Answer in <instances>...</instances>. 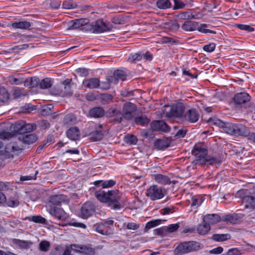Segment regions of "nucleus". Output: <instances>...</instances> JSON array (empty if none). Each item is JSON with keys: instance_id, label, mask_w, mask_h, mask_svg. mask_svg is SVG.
I'll return each mask as SVG.
<instances>
[{"instance_id": "1", "label": "nucleus", "mask_w": 255, "mask_h": 255, "mask_svg": "<svg viewBox=\"0 0 255 255\" xmlns=\"http://www.w3.org/2000/svg\"><path fill=\"white\" fill-rule=\"evenodd\" d=\"M96 198L101 202L107 203L108 206L113 210H119L122 207L121 196L118 190L106 191L99 190L95 192Z\"/></svg>"}, {"instance_id": "2", "label": "nucleus", "mask_w": 255, "mask_h": 255, "mask_svg": "<svg viewBox=\"0 0 255 255\" xmlns=\"http://www.w3.org/2000/svg\"><path fill=\"white\" fill-rule=\"evenodd\" d=\"M191 153L192 155L195 157V159L193 161V163L195 165L206 164L214 165L220 162V160L218 158L208 155L207 149L197 145H194Z\"/></svg>"}, {"instance_id": "3", "label": "nucleus", "mask_w": 255, "mask_h": 255, "mask_svg": "<svg viewBox=\"0 0 255 255\" xmlns=\"http://www.w3.org/2000/svg\"><path fill=\"white\" fill-rule=\"evenodd\" d=\"M223 130L225 132L235 136H243L247 133L246 126L241 124L226 123Z\"/></svg>"}, {"instance_id": "4", "label": "nucleus", "mask_w": 255, "mask_h": 255, "mask_svg": "<svg viewBox=\"0 0 255 255\" xmlns=\"http://www.w3.org/2000/svg\"><path fill=\"white\" fill-rule=\"evenodd\" d=\"M200 248V244L196 242H186L179 244L175 250L176 255H181L197 251Z\"/></svg>"}, {"instance_id": "5", "label": "nucleus", "mask_w": 255, "mask_h": 255, "mask_svg": "<svg viewBox=\"0 0 255 255\" xmlns=\"http://www.w3.org/2000/svg\"><path fill=\"white\" fill-rule=\"evenodd\" d=\"M36 128L34 124H26L25 122L21 121L14 123L10 127V129L15 134H19L30 132Z\"/></svg>"}, {"instance_id": "6", "label": "nucleus", "mask_w": 255, "mask_h": 255, "mask_svg": "<svg viewBox=\"0 0 255 255\" xmlns=\"http://www.w3.org/2000/svg\"><path fill=\"white\" fill-rule=\"evenodd\" d=\"M251 96L246 92H241L235 95L233 98V102L236 106L246 105L245 108L248 112H252L253 108L250 103Z\"/></svg>"}, {"instance_id": "7", "label": "nucleus", "mask_w": 255, "mask_h": 255, "mask_svg": "<svg viewBox=\"0 0 255 255\" xmlns=\"http://www.w3.org/2000/svg\"><path fill=\"white\" fill-rule=\"evenodd\" d=\"M112 26L109 22H106L103 19H98L95 22L87 26V30L93 31V32L101 33L110 31Z\"/></svg>"}, {"instance_id": "8", "label": "nucleus", "mask_w": 255, "mask_h": 255, "mask_svg": "<svg viewBox=\"0 0 255 255\" xmlns=\"http://www.w3.org/2000/svg\"><path fill=\"white\" fill-rule=\"evenodd\" d=\"M145 194L152 201L159 200L164 196V189L161 187L153 185L146 190Z\"/></svg>"}, {"instance_id": "9", "label": "nucleus", "mask_w": 255, "mask_h": 255, "mask_svg": "<svg viewBox=\"0 0 255 255\" xmlns=\"http://www.w3.org/2000/svg\"><path fill=\"white\" fill-rule=\"evenodd\" d=\"M95 205L90 201L85 202L81 208V217L83 219H87L95 212Z\"/></svg>"}, {"instance_id": "10", "label": "nucleus", "mask_w": 255, "mask_h": 255, "mask_svg": "<svg viewBox=\"0 0 255 255\" xmlns=\"http://www.w3.org/2000/svg\"><path fill=\"white\" fill-rule=\"evenodd\" d=\"M136 111V106L132 103L127 102L123 105L122 114L124 119L130 120L133 117V113Z\"/></svg>"}, {"instance_id": "11", "label": "nucleus", "mask_w": 255, "mask_h": 255, "mask_svg": "<svg viewBox=\"0 0 255 255\" xmlns=\"http://www.w3.org/2000/svg\"><path fill=\"white\" fill-rule=\"evenodd\" d=\"M49 213L58 220L65 221L68 218L69 215L63 209L56 207H50L48 209Z\"/></svg>"}, {"instance_id": "12", "label": "nucleus", "mask_w": 255, "mask_h": 255, "mask_svg": "<svg viewBox=\"0 0 255 255\" xmlns=\"http://www.w3.org/2000/svg\"><path fill=\"white\" fill-rule=\"evenodd\" d=\"M150 128L152 131L168 132L170 130V128L168 125L162 120L152 122L150 123Z\"/></svg>"}, {"instance_id": "13", "label": "nucleus", "mask_w": 255, "mask_h": 255, "mask_svg": "<svg viewBox=\"0 0 255 255\" xmlns=\"http://www.w3.org/2000/svg\"><path fill=\"white\" fill-rule=\"evenodd\" d=\"M20 148L15 143L10 142L5 146L2 154L5 158H13L15 154H17Z\"/></svg>"}, {"instance_id": "14", "label": "nucleus", "mask_w": 255, "mask_h": 255, "mask_svg": "<svg viewBox=\"0 0 255 255\" xmlns=\"http://www.w3.org/2000/svg\"><path fill=\"white\" fill-rule=\"evenodd\" d=\"M107 116L108 117L114 118V121L117 123H121L124 118L121 110L114 107H112L108 110Z\"/></svg>"}, {"instance_id": "15", "label": "nucleus", "mask_w": 255, "mask_h": 255, "mask_svg": "<svg viewBox=\"0 0 255 255\" xmlns=\"http://www.w3.org/2000/svg\"><path fill=\"white\" fill-rule=\"evenodd\" d=\"M68 201L67 196L63 194L53 195L49 197V202L53 205L60 206L62 203H68Z\"/></svg>"}, {"instance_id": "16", "label": "nucleus", "mask_w": 255, "mask_h": 255, "mask_svg": "<svg viewBox=\"0 0 255 255\" xmlns=\"http://www.w3.org/2000/svg\"><path fill=\"white\" fill-rule=\"evenodd\" d=\"M185 107L182 103H177L172 105L170 111V117L181 118L184 115Z\"/></svg>"}, {"instance_id": "17", "label": "nucleus", "mask_w": 255, "mask_h": 255, "mask_svg": "<svg viewBox=\"0 0 255 255\" xmlns=\"http://www.w3.org/2000/svg\"><path fill=\"white\" fill-rule=\"evenodd\" d=\"M89 19L88 18H80L71 20L69 22V29H76L86 26L84 28L87 29V26L89 24Z\"/></svg>"}, {"instance_id": "18", "label": "nucleus", "mask_w": 255, "mask_h": 255, "mask_svg": "<svg viewBox=\"0 0 255 255\" xmlns=\"http://www.w3.org/2000/svg\"><path fill=\"white\" fill-rule=\"evenodd\" d=\"M126 77L127 74L126 72L121 70H117L114 72L113 76H109L107 78V80H109L112 83L116 84L120 80L124 81Z\"/></svg>"}, {"instance_id": "19", "label": "nucleus", "mask_w": 255, "mask_h": 255, "mask_svg": "<svg viewBox=\"0 0 255 255\" xmlns=\"http://www.w3.org/2000/svg\"><path fill=\"white\" fill-rule=\"evenodd\" d=\"M200 115L195 109L188 110L183 115L184 119L191 123H194L198 121Z\"/></svg>"}, {"instance_id": "20", "label": "nucleus", "mask_w": 255, "mask_h": 255, "mask_svg": "<svg viewBox=\"0 0 255 255\" xmlns=\"http://www.w3.org/2000/svg\"><path fill=\"white\" fill-rule=\"evenodd\" d=\"M82 85L85 87L90 89H97L100 86V81L97 78L86 79L83 81Z\"/></svg>"}, {"instance_id": "21", "label": "nucleus", "mask_w": 255, "mask_h": 255, "mask_svg": "<svg viewBox=\"0 0 255 255\" xmlns=\"http://www.w3.org/2000/svg\"><path fill=\"white\" fill-rule=\"evenodd\" d=\"M104 134L101 125H95V130L90 133V138L93 141H99L103 138Z\"/></svg>"}, {"instance_id": "22", "label": "nucleus", "mask_w": 255, "mask_h": 255, "mask_svg": "<svg viewBox=\"0 0 255 255\" xmlns=\"http://www.w3.org/2000/svg\"><path fill=\"white\" fill-rule=\"evenodd\" d=\"M242 215L233 213L228 214L223 216V220L224 221L228 222L232 224H239L242 222Z\"/></svg>"}, {"instance_id": "23", "label": "nucleus", "mask_w": 255, "mask_h": 255, "mask_svg": "<svg viewBox=\"0 0 255 255\" xmlns=\"http://www.w3.org/2000/svg\"><path fill=\"white\" fill-rule=\"evenodd\" d=\"M171 140L170 139H157L154 141V146L159 150H164L170 146Z\"/></svg>"}, {"instance_id": "24", "label": "nucleus", "mask_w": 255, "mask_h": 255, "mask_svg": "<svg viewBox=\"0 0 255 255\" xmlns=\"http://www.w3.org/2000/svg\"><path fill=\"white\" fill-rule=\"evenodd\" d=\"M18 138L23 143L30 144L34 143L37 140V136L34 133H23L22 135H19Z\"/></svg>"}, {"instance_id": "25", "label": "nucleus", "mask_w": 255, "mask_h": 255, "mask_svg": "<svg viewBox=\"0 0 255 255\" xmlns=\"http://www.w3.org/2000/svg\"><path fill=\"white\" fill-rule=\"evenodd\" d=\"M203 222L207 223L208 225L215 224L221 221L220 216L216 214H207L203 217Z\"/></svg>"}, {"instance_id": "26", "label": "nucleus", "mask_w": 255, "mask_h": 255, "mask_svg": "<svg viewBox=\"0 0 255 255\" xmlns=\"http://www.w3.org/2000/svg\"><path fill=\"white\" fill-rule=\"evenodd\" d=\"M198 22L195 21H185L181 25V28L186 31H193L197 30Z\"/></svg>"}, {"instance_id": "27", "label": "nucleus", "mask_w": 255, "mask_h": 255, "mask_svg": "<svg viewBox=\"0 0 255 255\" xmlns=\"http://www.w3.org/2000/svg\"><path fill=\"white\" fill-rule=\"evenodd\" d=\"M242 202L245 204V208L255 209V198L253 196L241 197Z\"/></svg>"}, {"instance_id": "28", "label": "nucleus", "mask_w": 255, "mask_h": 255, "mask_svg": "<svg viewBox=\"0 0 255 255\" xmlns=\"http://www.w3.org/2000/svg\"><path fill=\"white\" fill-rule=\"evenodd\" d=\"M72 250L84 253L87 255H93L95 254L94 250L91 248H87L86 247H82L77 246L76 245H72L71 246Z\"/></svg>"}, {"instance_id": "29", "label": "nucleus", "mask_w": 255, "mask_h": 255, "mask_svg": "<svg viewBox=\"0 0 255 255\" xmlns=\"http://www.w3.org/2000/svg\"><path fill=\"white\" fill-rule=\"evenodd\" d=\"M104 109L100 107H96L90 109L89 114L91 117L95 118H99L103 117L105 115Z\"/></svg>"}, {"instance_id": "30", "label": "nucleus", "mask_w": 255, "mask_h": 255, "mask_svg": "<svg viewBox=\"0 0 255 255\" xmlns=\"http://www.w3.org/2000/svg\"><path fill=\"white\" fill-rule=\"evenodd\" d=\"M31 26L30 22L23 20L11 23V27L14 29H28Z\"/></svg>"}, {"instance_id": "31", "label": "nucleus", "mask_w": 255, "mask_h": 255, "mask_svg": "<svg viewBox=\"0 0 255 255\" xmlns=\"http://www.w3.org/2000/svg\"><path fill=\"white\" fill-rule=\"evenodd\" d=\"M66 133L67 137L73 140H76L80 135V130L76 127L70 128Z\"/></svg>"}, {"instance_id": "32", "label": "nucleus", "mask_w": 255, "mask_h": 255, "mask_svg": "<svg viewBox=\"0 0 255 255\" xmlns=\"http://www.w3.org/2000/svg\"><path fill=\"white\" fill-rule=\"evenodd\" d=\"M155 181L159 184L162 185H168L171 184V181L166 175L161 174H157L154 175Z\"/></svg>"}, {"instance_id": "33", "label": "nucleus", "mask_w": 255, "mask_h": 255, "mask_svg": "<svg viewBox=\"0 0 255 255\" xmlns=\"http://www.w3.org/2000/svg\"><path fill=\"white\" fill-rule=\"evenodd\" d=\"M174 16L178 19L186 20V21L196 18L195 15L189 11H182L175 15Z\"/></svg>"}, {"instance_id": "34", "label": "nucleus", "mask_w": 255, "mask_h": 255, "mask_svg": "<svg viewBox=\"0 0 255 255\" xmlns=\"http://www.w3.org/2000/svg\"><path fill=\"white\" fill-rule=\"evenodd\" d=\"M50 255H72L69 249L64 250L63 247L58 246L52 250Z\"/></svg>"}, {"instance_id": "35", "label": "nucleus", "mask_w": 255, "mask_h": 255, "mask_svg": "<svg viewBox=\"0 0 255 255\" xmlns=\"http://www.w3.org/2000/svg\"><path fill=\"white\" fill-rule=\"evenodd\" d=\"M39 79L37 77H33L30 78H27L24 81V85L29 88L36 87L38 86Z\"/></svg>"}, {"instance_id": "36", "label": "nucleus", "mask_w": 255, "mask_h": 255, "mask_svg": "<svg viewBox=\"0 0 255 255\" xmlns=\"http://www.w3.org/2000/svg\"><path fill=\"white\" fill-rule=\"evenodd\" d=\"M53 85V81L51 78H45L39 82L38 85L41 89H47Z\"/></svg>"}, {"instance_id": "37", "label": "nucleus", "mask_w": 255, "mask_h": 255, "mask_svg": "<svg viewBox=\"0 0 255 255\" xmlns=\"http://www.w3.org/2000/svg\"><path fill=\"white\" fill-rule=\"evenodd\" d=\"M156 5L159 9H166L171 7V3L169 0H157Z\"/></svg>"}, {"instance_id": "38", "label": "nucleus", "mask_w": 255, "mask_h": 255, "mask_svg": "<svg viewBox=\"0 0 255 255\" xmlns=\"http://www.w3.org/2000/svg\"><path fill=\"white\" fill-rule=\"evenodd\" d=\"M231 236L228 234H215L212 237V239L217 242H223L229 240Z\"/></svg>"}, {"instance_id": "39", "label": "nucleus", "mask_w": 255, "mask_h": 255, "mask_svg": "<svg viewBox=\"0 0 255 255\" xmlns=\"http://www.w3.org/2000/svg\"><path fill=\"white\" fill-rule=\"evenodd\" d=\"M211 229L210 226L207 223L203 222L198 225L197 227L198 233L200 235L206 234Z\"/></svg>"}, {"instance_id": "40", "label": "nucleus", "mask_w": 255, "mask_h": 255, "mask_svg": "<svg viewBox=\"0 0 255 255\" xmlns=\"http://www.w3.org/2000/svg\"><path fill=\"white\" fill-rule=\"evenodd\" d=\"M134 121L136 125L144 126L149 123L150 120L146 116H141L136 117Z\"/></svg>"}, {"instance_id": "41", "label": "nucleus", "mask_w": 255, "mask_h": 255, "mask_svg": "<svg viewBox=\"0 0 255 255\" xmlns=\"http://www.w3.org/2000/svg\"><path fill=\"white\" fill-rule=\"evenodd\" d=\"M208 24L205 23H202L200 25H198L197 26V30H198L199 32L203 33L216 34V32L215 31L208 29Z\"/></svg>"}, {"instance_id": "42", "label": "nucleus", "mask_w": 255, "mask_h": 255, "mask_svg": "<svg viewBox=\"0 0 255 255\" xmlns=\"http://www.w3.org/2000/svg\"><path fill=\"white\" fill-rule=\"evenodd\" d=\"M76 117L72 114L67 115L64 118V123L67 125H71L76 123Z\"/></svg>"}, {"instance_id": "43", "label": "nucleus", "mask_w": 255, "mask_h": 255, "mask_svg": "<svg viewBox=\"0 0 255 255\" xmlns=\"http://www.w3.org/2000/svg\"><path fill=\"white\" fill-rule=\"evenodd\" d=\"M161 223V220L156 219L154 220H151L149 222H148L145 225V231L147 232L148 230L154 227H156Z\"/></svg>"}, {"instance_id": "44", "label": "nucleus", "mask_w": 255, "mask_h": 255, "mask_svg": "<svg viewBox=\"0 0 255 255\" xmlns=\"http://www.w3.org/2000/svg\"><path fill=\"white\" fill-rule=\"evenodd\" d=\"M142 53L139 52L137 53L130 54L128 56V61L132 62L140 60L142 59Z\"/></svg>"}, {"instance_id": "45", "label": "nucleus", "mask_w": 255, "mask_h": 255, "mask_svg": "<svg viewBox=\"0 0 255 255\" xmlns=\"http://www.w3.org/2000/svg\"><path fill=\"white\" fill-rule=\"evenodd\" d=\"M13 95L14 98L19 99L26 95V93L23 89L16 88L13 90Z\"/></svg>"}, {"instance_id": "46", "label": "nucleus", "mask_w": 255, "mask_h": 255, "mask_svg": "<svg viewBox=\"0 0 255 255\" xmlns=\"http://www.w3.org/2000/svg\"><path fill=\"white\" fill-rule=\"evenodd\" d=\"M155 235L165 237L169 233L167 226H163L154 230Z\"/></svg>"}, {"instance_id": "47", "label": "nucleus", "mask_w": 255, "mask_h": 255, "mask_svg": "<svg viewBox=\"0 0 255 255\" xmlns=\"http://www.w3.org/2000/svg\"><path fill=\"white\" fill-rule=\"evenodd\" d=\"M50 247V243L47 241H42L39 244V249L43 252H47L49 251Z\"/></svg>"}, {"instance_id": "48", "label": "nucleus", "mask_w": 255, "mask_h": 255, "mask_svg": "<svg viewBox=\"0 0 255 255\" xmlns=\"http://www.w3.org/2000/svg\"><path fill=\"white\" fill-rule=\"evenodd\" d=\"M28 219L29 221H32L34 223H40L42 224H46V219L40 215L33 216L30 217H29Z\"/></svg>"}, {"instance_id": "49", "label": "nucleus", "mask_w": 255, "mask_h": 255, "mask_svg": "<svg viewBox=\"0 0 255 255\" xmlns=\"http://www.w3.org/2000/svg\"><path fill=\"white\" fill-rule=\"evenodd\" d=\"M72 82V79H66L62 83V84L65 86V89H68V91L66 92L67 95H72L73 93V91L71 86V83Z\"/></svg>"}, {"instance_id": "50", "label": "nucleus", "mask_w": 255, "mask_h": 255, "mask_svg": "<svg viewBox=\"0 0 255 255\" xmlns=\"http://www.w3.org/2000/svg\"><path fill=\"white\" fill-rule=\"evenodd\" d=\"M9 98V94L4 87L0 88V101L4 102Z\"/></svg>"}, {"instance_id": "51", "label": "nucleus", "mask_w": 255, "mask_h": 255, "mask_svg": "<svg viewBox=\"0 0 255 255\" xmlns=\"http://www.w3.org/2000/svg\"><path fill=\"white\" fill-rule=\"evenodd\" d=\"M208 122H212L213 125H216L221 128H222L223 129L226 124V123H224L222 121L220 120V119H216V118H210L208 120Z\"/></svg>"}, {"instance_id": "52", "label": "nucleus", "mask_w": 255, "mask_h": 255, "mask_svg": "<svg viewBox=\"0 0 255 255\" xmlns=\"http://www.w3.org/2000/svg\"><path fill=\"white\" fill-rule=\"evenodd\" d=\"M77 7L76 3L72 2L70 1L65 0L62 3V8L64 9H73Z\"/></svg>"}, {"instance_id": "53", "label": "nucleus", "mask_w": 255, "mask_h": 255, "mask_svg": "<svg viewBox=\"0 0 255 255\" xmlns=\"http://www.w3.org/2000/svg\"><path fill=\"white\" fill-rule=\"evenodd\" d=\"M6 202L7 206L10 207H16L18 206L19 204L18 200L13 197L8 198L7 201L6 200Z\"/></svg>"}, {"instance_id": "54", "label": "nucleus", "mask_w": 255, "mask_h": 255, "mask_svg": "<svg viewBox=\"0 0 255 255\" xmlns=\"http://www.w3.org/2000/svg\"><path fill=\"white\" fill-rule=\"evenodd\" d=\"M53 108V106L52 105L44 106L41 110V114L43 115H50L52 114V110Z\"/></svg>"}, {"instance_id": "55", "label": "nucleus", "mask_w": 255, "mask_h": 255, "mask_svg": "<svg viewBox=\"0 0 255 255\" xmlns=\"http://www.w3.org/2000/svg\"><path fill=\"white\" fill-rule=\"evenodd\" d=\"M162 42L164 43H169L172 45H174L179 43V41L175 40L171 37L164 36L162 38Z\"/></svg>"}, {"instance_id": "56", "label": "nucleus", "mask_w": 255, "mask_h": 255, "mask_svg": "<svg viewBox=\"0 0 255 255\" xmlns=\"http://www.w3.org/2000/svg\"><path fill=\"white\" fill-rule=\"evenodd\" d=\"M173 9H182L186 6V4L180 0H173Z\"/></svg>"}, {"instance_id": "57", "label": "nucleus", "mask_w": 255, "mask_h": 255, "mask_svg": "<svg viewBox=\"0 0 255 255\" xmlns=\"http://www.w3.org/2000/svg\"><path fill=\"white\" fill-rule=\"evenodd\" d=\"M116 181L111 179L109 180H103L102 187L103 188H110L114 186L116 184Z\"/></svg>"}, {"instance_id": "58", "label": "nucleus", "mask_w": 255, "mask_h": 255, "mask_svg": "<svg viewBox=\"0 0 255 255\" xmlns=\"http://www.w3.org/2000/svg\"><path fill=\"white\" fill-rule=\"evenodd\" d=\"M202 200L201 198L193 197L192 198V203H191V206L192 207H199L202 203Z\"/></svg>"}, {"instance_id": "59", "label": "nucleus", "mask_w": 255, "mask_h": 255, "mask_svg": "<svg viewBox=\"0 0 255 255\" xmlns=\"http://www.w3.org/2000/svg\"><path fill=\"white\" fill-rule=\"evenodd\" d=\"M9 81L11 84L18 85L24 83V80L22 78H17L13 77H10L9 78Z\"/></svg>"}, {"instance_id": "60", "label": "nucleus", "mask_w": 255, "mask_h": 255, "mask_svg": "<svg viewBox=\"0 0 255 255\" xmlns=\"http://www.w3.org/2000/svg\"><path fill=\"white\" fill-rule=\"evenodd\" d=\"M236 26L241 30H245L248 32H252L254 31V28L249 25L243 24H238Z\"/></svg>"}, {"instance_id": "61", "label": "nucleus", "mask_w": 255, "mask_h": 255, "mask_svg": "<svg viewBox=\"0 0 255 255\" xmlns=\"http://www.w3.org/2000/svg\"><path fill=\"white\" fill-rule=\"evenodd\" d=\"M246 130L247 133L246 134H244L243 136L248 137V139L255 143V133L251 132L248 127H246Z\"/></svg>"}, {"instance_id": "62", "label": "nucleus", "mask_w": 255, "mask_h": 255, "mask_svg": "<svg viewBox=\"0 0 255 255\" xmlns=\"http://www.w3.org/2000/svg\"><path fill=\"white\" fill-rule=\"evenodd\" d=\"M95 230L97 232L102 234V235H107L108 231H105L104 230L105 227L104 225H99L96 224L95 226Z\"/></svg>"}, {"instance_id": "63", "label": "nucleus", "mask_w": 255, "mask_h": 255, "mask_svg": "<svg viewBox=\"0 0 255 255\" xmlns=\"http://www.w3.org/2000/svg\"><path fill=\"white\" fill-rule=\"evenodd\" d=\"M53 95H60L63 96V89L61 86H57L53 88L50 92Z\"/></svg>"}, {"instance_id": "64", "label": "nucleus", "mask_w": 255, "mask_h": 255, "mask_svg": "<svg viewBox=\"0 0 255 255\" xmlns=\"http://www.w3.org/2000/svg\"><path fill=\"white\" fill-rule=\"evenodd\" d=\"M101 97L102 101L104 104L108 103L113 99V96L109 94H103Z\"/></svg>"}]
</instances>
